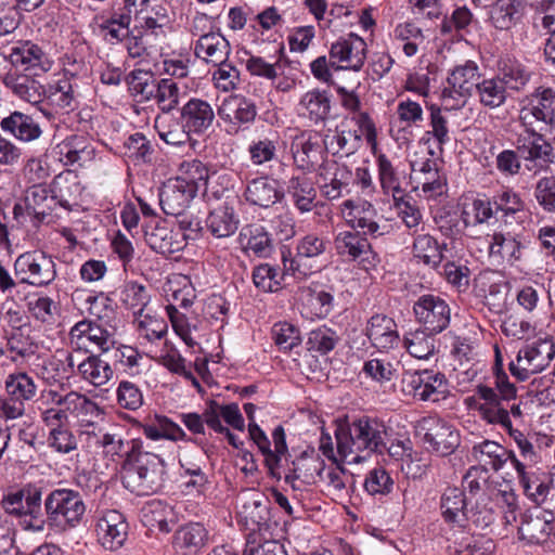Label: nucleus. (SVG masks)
I'll use <instances>...</instances> for the list:
<instances>
[{"label":"nucleus","mask_w":555,"mask_h":555,"mask_svg":"<svg viewBox=\"0 0 555 555\" xmlns=\"http://www.w3.org/2000/svg\"><path fill=\"white\" fill-rule=\"evenodd\" d=\"M4 512L18 519L20 526L31 532H42L47 527L72 529L77 527L86 513V504L79 491L56 488L50 491L42 507V488L26 483L3 495Z\"/></svg>","instance_id":"f257e3e1"},{"label":"nucleus","mask_w":555,"mask_h":555,"mask_svg":"<svg viewBox=\"0 0 555 555\" xmlns=\"http://www.w3.org/2000/svg\"><path fill=\"white\" fill-rule=\"evenodd\" d=\"M337 452L349 463H360L386 449L387 427L376 417L361 416L336 430Z\"/></svg>","instance_id":"f03ea898"},{"label":"nucleus","mask_w":555,"mask_h":555,"mask_svg":"<svg viewBox=\"0 0 555 555\" xmlns=\"http://www.w3.org/2000/svg\"><path fill=\"white\" fill-rule=\"evenodd\" d=\"M135 448L130 459L121 464L122 485L137 495L156 493L165 482V461L159 455L145 451L143 443Z\"/></svg>","instance_id":"7ed1b4c3"},{"label":"nucleus","mask_w":555,"mask_h":555,"mask_svg":"<svg viewBox=\"0 0 555 555\" xmlns=\"http://www.w3.org/2000/svg\"><path fill=\"white\" fill-rule=\"evenodd\" d=\"M517 398V388L511 383L508 375L501 371H493V383L478 384L474 396L465 399L466 405L476 411L478 416L487 424L505 418L502 404Z\"/></svg>","instance_id":"20e7f679"},{"label":"nucleus","mask_w":555,"mask_h":555,"mask_svg":"<svg viewBox=\"0 0 555 555\" xmlns=\"http://www.w3.org/2000/svg\"><path fill=\"white\" fill-rule=\"evenodd\" d=\"M519 121L527 133L555 131V90L540 86L521 101Z\"/></svg>","instance_id":"39448f33"},{"label":"nucleus","mask_w":555,"mask_h":555,"mask_svg":"<svg viewBox=\"0 0 555 555\" xmlns=\"http://www.w3.org/2000/svg\"><path fill=\"white\" fill-rule=\"evenodd\" d=\"M330 247V240L323 233L310 232L298 238L296 254L287 249L282 251L283 270L295 279L305 278L310 273L308 262H315L325 255Z\"/></svg>","instance_id":"423d86ee"},{"label":"nucleus","mask_w":555,"mask_h":555,"mask_svg":"<svg viewBox=\"0 0 555 555\" xmlns=\"http://www.w3.org/2000/svg\"><path fill=\"white\" fill-rule=\"evenodd\" d=\"M481 74L476 62L467 60L450 69L441 99L448 109L463 106L476 90Z\"/></svg>","instance_id":"0eeeda50"},{"label":"nucleus","mask_w":555,"mask_h":555,"mask_svg":"<svg viewBox=\"0 0 555 555\" xmlns=\"http://www.w3.org/2000/svg\"><path fill=\"white\" fill-rule=\"evenodd\" d=\"M13 267L18 282L33 287L48 286L57 275L53 257L38 249L18 255Z\"/></svg>","instance_id":"6e6552de"},{"label":"nucleus","mask_w":555,"mask_h":555,"mask_svg":"<svg viewBox=\"0 0 555 555\" xmlns=\"http://www.w3.org/2000/svg\"><path fill=\"white\" fill-rule=\"evenodd\" d=\"M555 358V344L552 339H538L519 349L516 362L508 365L511 374L525 382L533 374L545 370Z\"/></svg>","instance_id":"1a4fd4ad"},{"label":"nucleus","mask_w":555,"mask_h":555,"mask_svg":"<svg viewBox=\"0 0 555 555\" xmlns=\"http://www.w3.org/2000/svg\"><path fill=\"white\" fill-rule=\"evenodd\" d=\"M519 539L527 544L555 545V514L552 511L533 507L520 515Z\"/></svg>","instance_id":"9d476101"},{"label":"nucleus","mask_w":555,"mask_h":555,"mask_svg":"<svg viewBox=\"0 0 555 555\" xmlns=\"http://www.w3.org/2000/svg\"><path fill=\"white\" fill-rule=\"evenodd\" d=\"M62 180L61 176L56 177L52 191L42 183L33 184L26 190L24 196L27 214L34 216L38 222H43L50 217L57 205L65 209L70 208V203L65 197L64 189L61 185Z\"/></svg>","instance_id":"9b49d317"},{"label":"nucleus","mask_w":555,"mask_h":555,"mask_svg":"<svg viewBox=\"0 0 555 555\" xmlns=\"http://www.w3.org/2000/svg\"><path fill=\"white\" fill-rule=\"evenodd\" d=\"M401 384L406 395L422 401H439L448 391L446 375L435 370L406 371Z\"/></svg>","instance_id":"f8f14e48"},{"label":"nucleus","mask_w":555,"mask_h":555,"mask_svg":"<svg viewBox=\"0 0 555 555\" xmlns=\"http://www.w3.org/2000/svg\"><path fill=\"white\" fill-rule=\"evenodd\" d=\"M416 322L431 334L447 330L451 322V306L440 295H421L413 305Z\"/></svg>","instance_id":"ddd939ff"},{"label":"nucleus","mask_w":555,"mask_h":555,"mask_svg":"<svg viewBox=\"0 0 555 555\" xmlns=\"http://www.w3.org/2000/svg\"><path fill=\"white\" fill-rule=\"evenodd\" d=\"M248 433L250 439L257 444L259 451L264 456V465L268 468L269 475L278 480L281 479L279 470L281 462L283 459L287 461L286 456L289 455L284 427L279 425L272 431L274 450L271 449V442L266 433L256 423H249Z\"/></svg>","instance_id":"4468645a"},{"label":"nucleus","mask_w":555,"mask_h":555,"mask_svg":"<svg viewBox=\"0 0 555 555\" xmlns=\"http://www.w3.org/2000/svg\"><path fill=\"white\" fill-rule=\"evenodd\" d=\"M366 53L365 40L350 33L331 44L328 51L331 67L359 72L365 63Z\"/></svg>","instance_id":"2eb2a0df"},{"label":"nucleus","mask_w":555,"mask_h":555,"mask_svg":"<svg viewBox=\"0 0 555 555\" xmlns=\"http://www.w3.org/2000/svg\"><path fill=\"white\" fill-rule=\"evenodd\" d=\"M69 337L72 346L89 352H93V350L102 353L108 352L116 343L112 332L90 320L77 322L72 327Z\"/></svg>","instance_id":"dca6fc26"},{"label":"nucleus","mask_w":555,"mask_h":555,"mask_svg":"<svg viewBox=\"0 0 555 555\" xmlns=\"http://www.w3.org/2000/svg\"><path fill=\"white\" fill-rule=\"evenodd\" d=\"M9 63L16 73L41 76L51 69L52 62L41 47L31 41H20L10 49Z\"/></svg>","instance_id":"f3484780"},{"label":"nucleus","mask_w":555,"mask_h":555,"mask_svg":"<svg viewBox=\"0 0 555 555\" xmlns=\"http://www.w3.org/2000/svg\"><path fill=\"white\" fill-rule=\"evenodd\" d=\"M428 156L410 160L411 178L422 186V191L428 198L440 196L447 188V179L439 170L438 162L433 151H427Z\"/></svg>","instance_id":"a211bd4d"},{"label":"nucleus","mask_w":555,"mask_h":555,"mask_svg":"<svg viewBox=\"0 0 555 555\" xmlns=\"http://www.w3.org/2000/svg\"><path fill=\"white\" fill-rule=\"evenodd\" d=\"M129 525L124 514L116 509L102 511L96 519L98 542L108 551L121 548L128 539Z\"/></svg>","instance_id":"6ab92c4d"},{"label":"nucleus","mask_w":555,"mask_h":555,"mask_svg":"<svg viewBox=\"0 0 555 555\" xmlns=\"http://www.w3.org/2000/svg\"><path fill=\"white\" fill-rule=\"evenodd\" d=\"M218 115L228 124V133L235 134L255 121L257 107L253 100L242 94H231L218 107Z\"/></svg>","instance_id":"aec40b11"},{"label":"nucleus","mask_w":555,"mask_h":555,"mask_svg":"<svg viewBox=\"0 0 555 555\" xmlns=\"http://www.w3.org/2000/svg\"><path fill=\"white\" fill-rule=\"evenodd\" d=\"M341 211L346 222L353 230H362V233L372 237H379L387 233V225L377 221V210L367 201L353 202L347 199L341 205Z\"/></svg>","instance_id":"412c9836"},{"label":"nucleus","mask_w":555,"mask_h":555,"mask_svg":"<svg viewBox=\"0 0 555 555\" xmlns=\"http://www.w3.org/2000/svg\"><path fill=\"white\" fill-rule=\"evenodd\" d=\"M491 203L493 204L495 218L507 227L520 225L528 217L524 198L512 188L503 186L494 192L491 196Z\"/></svg>","instance_id":"4be33fe9"},{"label":"nucleus","mask_w":555,"mask_h":555,"mask_svg":"<svg viewBox=\"0 0 555 555\" xmlns=\"http://www.w3.org/2000/svg\"><path fill=\"white\" fill-rule=\"evenodd\" d=\"M538 464L524 465L518 459L513 468L525 495L532 502L540 504L545 501L550 492L551 478Z\"/></svg>","instance_id":"5701e85b"},{"label":"nucleus","mask_w":555,"mask_h":555,"mask_svg":"<svg viewBox=\"0 0 555 555\" xmlns=\"http://www.w3.org/2000/svg\"><path fill=\"white\" fill-rule=\"evenodd\" d=\"M365 336L379 352L397 349L401 343L396 321L382 313L372 315L365 326Z\"/></svg>","instance_id":"b1692460"},{"label":"nucleus","mask_w":555,"mask_h":555,"mask_svg":"<svg viewBox=\"0 0 555 555\" xmlns=\"http://www.w3.org/2000/svg\"><path fill=\"white\" fill-rule=\"evenodd\" d=\"M424 427L426 429L424 441L433 452L446 456L453 453L459 447L460 435L448 422L430 417L424 420Z\"/></svg>","instance_id":"393cba45"},{"label":"nucleus","mask_w":555,"mask_h":555,"mask_svg":"<svg viewBox=\"0 0 555 555\" xmlns=\"http://www.w3.org/2000/svg\"><path fill=\"white\" fill-rule=\"evenodd\" d=\"M334 247L337 255L350 261L372 263L375 259V254L372 250V245L366 234L361 233L359 230L339 231L334 236Z\"/></svg>","instance_id":"a878e982"},{"label":"nucleus","mask_w":555,"mask_h":555,"mask_svg":"<svg viewBox=\"0 0 555 555\" xmlns=\"http://www.w3.org/2000/svg\"><path fill=\"white\" fill-rule=\"evenodd\" d=\"M144 238L153 250L166 256L179 253L185 247L180 232H176L163 220H152L146 224Z\"/></svg>","instance_id":"bb28decb"},{"label":"nucleus","mask_w":555,"mask_h":555,"mask_svg":"<svg viewBox=\"0 0 555 555\" xmlns=\"http://www.w3.org/2000/svg\"><path fill=\"white\" fill-rule=\"evenodd\" d=\"M489 257L498 263L515 264L521 260L525 248L524 236L520 233L494 232L488 235Z\"/></svg>","instance_id":"cd10ccee"},{"label":"nucleus","mask_w":555,"mask_h":555,"mask_svg":"<svg viewBox=\"0 0 555 555\" xmlns=\"http://www.w3.org/2000/svg\"><path fill=\"white\" fill-rule=\"evenodd\" d=\"M88 436V443H93L95 447L101 448L103 454L106 457H111L113 461L122 460L128 461L130 455L133 454L135 447L142 444L141 439L125 440L118 434L102 433L101 429L98 431L85 430Z\"/></svg>","instance_id":"c85d7f7f"},{"label":"nucleus","mask_w":555,"mask_h":555,"mask_svg":"<svg viewBox=\"0 0 555 555\" xmlns=\"http://www.w3.org/2000/svg\"><path fill=\"white\" fill-rule=\"evenodd\" d=\"M526 11V0H495L489 9V23L496 30L511 31L522 24Z\"/></svg>","instance_id":"c756f323"},{"label":"nucleus","mask_w":555,"mask_h":555,"mask_svg":"<svg viewBox=\"0 0 555 555\" xmlns=\"http://www.w3.org/2000/svg\"><path fill=\"white\" fill-rule=\"evenodd\" d=\"M322 147L320 135L314 131H304L294 137L291 153L297 169L311 171L318 163Z\"/></svg>","instance_id":"7c9ffc66"},{"label":"nucleus","mask_w":555,"mask_h":555,"mask_svg":"<svg viewBox=\"0 0 555 555\" xmlns=\"http://www.w3.org/2000/svg\"><path fill=\"white\" fill-rule=\"evenodd\" d=\"M472 455L479 463L478 466L485 468L489 467L494 472L502 470L507 462H509L514 467L518 461V457L513 450H509L492 440H483L474 444L472 448Z\"/></svg>","instance_id":"2f4dec72"},{"label":"nucleus","mask_w":555,"mask_h":555,"mask_svg":"<svg viewBox=\"0 0 555 555\" xmlns=\"http://www.w3.org/2000/svg\"><path fill=\"white\" fill-rule=\"evenodd\" d=\"M320 177L323 180L321 192L330 201L343 196L344 191L348 192V188L353 180L352 171L346 165L336 162L324 164L321 167Z\"/></svg>","instance_id":"473e14b6"},{"label":"nucleus","mask_w":555,"mask_h":555,"mask_svg":"<svg viewBox=\"0 0 555 555\" xmlns=\"http://www.w3.org/2000/svg\"><path fill=\"white\" fill-rule=\"evenodd\" d=\"M180 119L188 131L202 134L212 125L215 112L207 101L192 98L181 107Z\"/></svg>","instance_id":"72a5a7b5"},{"label":"nucleus","mask_w":555,"mask_h":555,"mask_svg":"<svg viewBox=\"0 0 555 555\" xmlns=\"http://www.w3.org/2000/svg\"><path fill=\"white\" fill-rule=\"evenodd\" d=\"M98 20L101 21L98 24L100 35L111 44L120 43L132 34L130 30L132 15L117 10V0H113L108 16H100Z\"/></svg>","instance_id":"f704fd0d"},{"label":"nucleus","mask_w":555,"mask_h":555,"mask_svg":"<svg viewBox=\"0 0 555 555\" xmlns=\"http://www.w3.org/2000/svg\"><path fill=\"white\" fill-rule=\"evenodd\" d=\"M57 154L65 165L78 164L85 166L92 162L96 156L94 145L88 137L82 134H73L65 138L57 144Z\"/></svg>","instance_id":"c9c22d12"},{"label":"nucleus","mask_w":555,"mask_h":555,"mask_svg":"<svg viewBox=\"0 0 555 555\" xmlns=\"http://www.w3.org/2000/svg\"><path fill=\"white\" fill-rule=\"evenodd\" d=\"M195 196L192 188L188 189L185 184L169 179L160 189L159 205L168 216L181 215Z\"/></svg>","instance_id":"e433bc0d"},{"label":"nucleus","mask_w":555,"mask_h":555,"mask_svg":"<svg viewBox=\"0 0 555 555\" xmlns=\"http://www.w3.org/2000/svg\"><path fill=\"white\" fill-rule=\"evenodd\" d=\"M37 77L28 73L9 72L3 75L2 82L21 100L30 104H38L41 102L46 90Z\"/></svg>","instance_id":"4c0bfd02"},{"label":"nucleus","mask_w":555,"mask_h":555,"mask_svg":"<svg viewBox=\"0 0 555 555\" xmlns=\"http://www.w3.org/2000/svg\"><path fill=\"white\" fill-rule=\"evenodd\" d=\"M286 194L300 214L312 211L319 204L314 183L306 175L291 177L286 183Z\"/></svg>","instance_id":"58836bf2"},{"label":"nucleus","mask_w":555,"mask_h":555,"mask_svg":"<svg viewBox=\"0 0 555 555\" xmlns=\"http://www.w3.org/2000/svg\"><path fill=\"white\" fill-rule=\"evenodd\" d=\"M244 196L250 205L267 209L280 202L284 194L279 190L275 180L258 177L247 182Z\"/></svg>","instance_id":"ea45409f"},{"label":"nucleus","mask_w":555,"mask_h":555,"mask_svg":"<svg viewBox=\"0 0 555 555\" xmlns=\"http://www.w3.org/2000/svg\"><path fill=\"white\" fill-rule=\"evenodd\" d=\"M31 328L23 327L4 331V357L9 356L13 362L26 361L36 354L38 346L30 335Z\"/></svg>","instance_id":"a19ab883"},{"label":"nucleus","mask_w":555,"mask_h":555,"mask_svg":"<svg viewBox=\"0 0 555 555\" xmlns=\"http://www.w3.org/2000/svg\"><path fill=\"white\" fill-rule=\"evenodd\" d=\"M496 75L509 93L525 91L532 72L516 57L505 56L498 62Z\"/></svg>","instance_id":"79ce46f5"},{"label":"nucleus","mask_w":555,"mask_h":555,"mask_svg":"<svg viewBox=\"0 0 555 555\" xmlns=\"http://www.w3.org/2000/svg\"><path fill=\"white\" fill-rule=\"evenodd\" d=\"M552 133L551 131H541L540 133H528V138L519 135L516 140L517 151L524 155L526 160L552 164L555 162V152H553L551 141L545 139L546 134Z\"/></svg>","instance_id":"37998d69"},{"label":"nucleus","mask_w":555,"mask_h":555,"mask_svg":"<svg viewBox=\"0 0 555 555\" xmlns=\"http://www.w3.org/2000/svg\"><path fill=\"white\" fill-rule=\"evenodd\" d=\"M243 250L258 258H268L273 251V241L266 228L258 223L244 225L238 235Z\"/></svg>","instance_id":"c03bdc74"},{"label":"nucleus","mask_w":555,"mask_h":555,"mask_svg":"<svg viewBox=\"0 0 555 555\" xmlns=\"http://www.w3.org/2000/svg\"><path fill=\"white\" fill-rule=\"evenodd\" d=\"M0 129L18 141L31 142L40 138L42 130L37 121L18 111L11 112L0 121Z\"/></svg>","instance_id":"a18cd8bd"},{"label":"nucleus","mask_w":555,"mask_h":555,"mask_svg":"<svg viewBox=\"0 0 555 555\" xmlns=\"http://www.w3.org/2000/svg\"><path fill=\"white\" fill-rule=\"evenodd\" d=\"M208 530L199 522L181 526L173 534V546L183 555H197L208 542Z\"/></svg>","instance_id":"49530a36"},{"label":"nucleus","mask_w":555,"mask_h":555,"mask_svg":"<svg viewBox=\"0 0 555 555\" xmlns=\"http://www.w3.org/2000/svg\"><path fill=\"white\" fill-rule=\"evenodd\" d=\"M230 51L229 41L220 33L215 31L202 35L194 46L195 56L214 65L227 61Z\"/></svg>","instance_id":"de8ad7c7"},{"label":"nucleus","mask_w":555,"mask_h":555,"mask_svg":"<svg viewBox=\"0 0 555 555\" xmlns=\"http://www.w3.org/2000/svg\"><path fill=\"white\" fill-rule=\"evenodd\" d=\"M447 249L446 243H439L430 234H418L413 240L412 253L418 263L434 270L440 268L444 259L443 251Z\"/></svg>","instance_id":"09e8293b"},{"label":"nucleus","mask_w":555,"mask_h":555,"mask_svg":"<svg viewBox=\"0 0 555 555\" xmlns=\"http://www.w3.org/2000/svg\"><path fill=\"white\" fill-rule=\"evenodd\" d=\"M488 425L499 426L507 433L519 450V455H517V457L520 459L521 464L528 465L540 462L541 456L534 447V441L538 440L537 434H525L524 431L514 428L513 425L507 423L506 417L489 423Z\"/></svg>","instance_id":"8fccbe9b"},{"label":"nucleus","mask_w":555,"mask_h":555,"mask_svg":"<svg viewBox=\"0 0 555 555\" xmlns=\"http://www.w3.org/2000/svg\"><path fill=\"white\" fill-rule=\"evenodd\" d=\"M181 467V477L184 480L183 487L188 494H204L209 488L210 480L208 474L204 470L206 462L203 457L198 461L184 457L179 461Z\"/></svg>","instance_id":"3c124183"},{"label":"nucleus","mask_w":555,"mask_h":555,"mask_svg":"<svg viewBox=\"0 0 555 555\" xmlns=\"http://www.w3.org/2000/svg\"><path fill=\"white\" fill-rule=\"evenodd\" d=\"M298 107L300 114L312 122H323L331 113V96L325 90L313 89L300 98Z\"/></svg>","instance_id":"603ef678"},{"label":"nucleus","mask_w":555,"mask_h":555,"mask_svg":"<svg viewBox=\"0 0 555 555\" xmlns=\"http://www.w3.org/2000/svg\"><path fill=\"white\" fill-rule=\"evenodd\" d=\"M468 500L465 492L457 487H448L441 495L440 508L447 522L464 526Z\"/></svg>","instance_id":"864d4df0"},{"label":"nucleus","mask_w":555,"mask_h":555,"mask_svg":"<svg viewBox=\"0 0 555 555\" xmlns=\"http://www.w3.org/2000/svg\"><path fill=\"white\" fill-rule=\"evenodd\" d=\"M139 426L146 438L151 440H189L185 431L177 423L164 415H155L153 420L144 424L140 423Z\"/></svg>","instance_id":"5fc2aeb1"},{"label":"nucleus","mask_w":555,"mask_h":555,"mask_svg":"<svg viewBox=\"0 0 555 555\" xmlns=\"http://www.w3.org/2000/svg\"><path fill=\"white\" fill-rule=\"evenodd\" d=\"M67 409L79 418L81 435H86L85 430L98 431L100 429L94 420L103 414V409L85 395L72 391V402Z\"/></svg>","instance_id":"6e6d98bb"},{"label":"nucleus","mask_w":555,"mask_h":555,"mask_svg":"<svg viewBox=\"0 0 555 555\" xmlns=\"http://www.w3.org/2000/svg\"><path fill=\"white\" fill-rule=\"evenodd\" d=\"M462 485L467 500L498 493V489L490 481L489 469L481 466H472L464 475Z\"/></svg>","instance_id":"4d7b16f0"},{"label":"nucleus","mask_w":555,"mask_h":555,"mask_svg":"<svg viewBox=\"0 0 555 555\" xmlns=\"http://www.w3.org/2000/svg\"><path fill=\"white\" fill-rule=\"evenodd\" d=\"M238 218L233 207L221 205L209 212L206 218V227L218 238L229 237L238 228Z\"/></svg>","instance_id":"13d9d810"},{"label":"nucleus","mask_w":555,"mask_h":555,"mask_svg":"<svg viewBox=\"0 0 555 555\" xmlns=\"http://www.w3.org/2000/svg\"><path fill=\"white\" fill-rule=\"evenodd\" d=\"M119 300L137 318L149 310L147 306L151 301V295L145 285L135 281H128L120 287Z\"/></svg>","instance_id":"bf43d9fd"},{"label":"nucleus","mask_w":555,"mask_h":555,"mask_svg":"<svg viewBox=\"0 0 555 555\" xmlns=\"http://www.w3.org/2000/svg\"><path fill=\"white\" fill-rule=\"evenodd\" d=\"M78 375L95 387L105 385L113 377L111 365L99 354H90L77 366Z\"/></svg>","instance_id":"052dcab7"},{"label":"nucleus","mask_w":555,"mask_h":555,"mask_svg":"<svg viewBox=\"0 0 555 555\" xmlns=\"http://www.w3.org/2000/svg\"><path fill=\"white\" fill-rule=\"evenodd\" d=\"M376 165L378 171V180L380 188L385 194L391 193L393 201H397V195H402L403 189L401 180L404 176L401 175L398 167L383 153L376 156Z\"/></svg>","instance_id":"680f3d73"},{"label":"nucleus","mask_w":555,"mask_h":555,"mask_svg":"<svg viewBox=\"0 0 555 555\" xmlns=\"http://www.w3.org/2000/svg\"><path fill=\"white\" fill-rule=\"evenodd\" d=\"M4 388L8 397L24 403L31 401L37 395L35 379L24 371L9 374L4 382Z\"/></svg>","instance_id":"e2e57ef3"},{"label":"nucleus","mask_w":555,"mask_h":555,"mask_svg":"<svg viewBox=\"0 0 555 555\" xmlns=\"http://www.w3.org/2000/svg\"><path fill=\"white\" fill-rule=\"evenodd\" d=\"M279 142L280 135L278 132H270L269 135L253 140L247 147L251 164L262 166L276 160Z\"/></svg>","instance_id":"0e129e2a"},{"label":"nucleus","mask_w":555,"mask_h":555,"mask_svg":"<svg viewBox=\"0 0 555 555\" xmlns=\"http://www.w3.org/2000/svg\"><path fill=\"white\" fill-rule=\"evenodd\" d=\"M478 20L466 7H456L450 16H444L441 23L442 34H456L461 37L472 34L477 28Z\"/></svg>","instance_id":"69168bd1"},{"label":"nucleus","mask_w":555,"mask_h":555,"mask_svg":"<svg viewBox=\"0 0 555 555\" xmlns=\"http://www.w3.org/2000/svg\"><path fill=\"white\" fill-rule=\"evenodd\" d=\"M494 495L468 500L466 521H472L478 528H487L495 520Z\"/></svg>","instance_id":"338daca9"},{"label":"nucleus","mask_w":555,"mask_h":555,"mask_svg":"<svg viewBox=\"0 0 555 555\" xmlns=\"http://www.w3.org/2000/svg\"><path fill=\"white\" fill-rule=\"evenodd\" d=\"M240 514L244 516L246 525L251 526L250 530L260 531L268 528L270 502L263 495L258 494L243 504Z\"/></svg>","instance_id":"774afa93"}]
</instances>
